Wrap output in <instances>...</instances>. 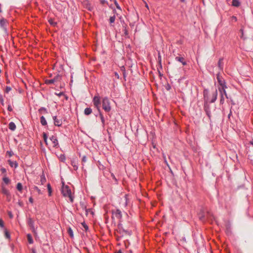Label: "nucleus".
I'll use <instances>...</instances> for the list:
<instances>
[{"label":"nucleus","mask_w":253,"mask_h":253,"mask_svg":"<svg viewBox=\"0 0 253 253\" xmlns=\"http://www.w3.org/2000/svg\"><path fill=\"white\" fill-rule=\"evenodd\" d=\"M62 187L61 192L65 197H68L71 203L74 201V197L72 195L71 190L68 185H65L64 182H62Z\"/></svg>","instance_id":"obj_1"},{"label":"nucleus","mask_w":253,"mask_h":253,"mask_svg":"<svg viewBox=\"0 0 253 253\" xmlns=\"http://www.w3.org/2000/svg\"><path fill=\"white\" fill-rule=\"evenodd\" d=\"M118 230L117 232L122 235V236L127 235L130 236L131 235V231L124 227L122 221H120L118 224Z\"/></svg>","instance_id":"obj_2"},{"label":"nucleus","mask_w":253,"mask_h":253,"mask_svg":"<svg viewBox=\"0 0 253 253\" xmlns=\"http://www.w3.org/2000/svg\"><path fill=\"white\" fill-rule=\"evenodd\" d=\"M102 108L106 112H110L111 109L110 102L107 97H105L102 99Z\"/></svg>","instance_id":"obj_3"},{"label":"nucleus","mask_w":253,"mask_h":253,"mask_svg":"<svg viewBox=\"0 0 253 253\" xmlns=\"http://www.w3.org/2000/svg\"><path fill=\"white\" fill-rule=\"evenodd\" d=\"M210 215V213L209 212H207L206 213L204 211V209H202L198 213V216L199 219L204 222L206 220L207 218L209 217Z\"/></svg>","instance_id":"obj_4"},{"label":"nucleus","mask_w":253,"mask_h":253,"mask_svg":"<svg viewBox=\"0 0 253 253\" xmlns=\"http://www.w3.org/2000/svg\"><path fill=\"white\" fill-rule=\"evenodd\" d=\"M210 101L204 102V111L208 117L209 119H211V106L210 104Z\"/></svg>","instance_id":"obj_5"},{"label":"nucleus","mask_w":253,"mask_h":253,"mask_svg":"<svg viewBox=\"0 0 253 253\" xmlns=\"http://www.w3.org/2000/svg\"><path fill=\"white\" fill-rule=\"evenodd\" d=\"M111 211L113 215L112 217V218L115 217L116 218L119 219V222H120V221H122V213L119 209L112 210Z\"/></svg>","instance_id":"obj_6"},{"label":"nucleus","mask_w":253,"mask_h":253,"mask_svg":"<svg viewBox=\"0 0 253 253\" xmlns=\"http://www.w3.org/2000/svg\"><path fill=\"white\" fill-rule=\"evenodd\" d=\"M93 103L94 106L97 109L98 111H100V98L98 95H95L93 98Z\"/></svg>","instance_id":"obj_7"},{"label":"nucleus","mask_w":253,"mask_h":253,"mask_svg":"<svg viewBox=\"0 0 253 253\" xmlns=\"http://www.w3.org/2000/svg\"><path fill=\"white\" fill-rule=\"evenodd\" d=\"M61 80V76L60 75H57L53 79L51 80H47L45 81L46 84H52L55 82L60 81Z\"/></svg>","instance_id":"obj_8"},{"label":"nucleus","mask_w":253,"mask_h":253,"mask_svg":"<svg viewBox=\"0 0 253 253\" xmlns=\"http://www.w3.org/2000/svg\"><path fill=\"white\" fill-rule=\"evenodd\" d=\"M218 83L220 85L219 87H226V83L225 82V80L222 78V77L220 76L219 74H217L216 77Z\"/></svg>","instance_id":"obj_9"},{"label":"nucleus","mask_w":253,"mask_h":253,"mask_svg":"<svg viewBox=\"0 0 253 253\" xmlns=\"http://www.w3.org/2000/svg\"><path fill=\"white\" fill-rule=\"evenodd\" d=\"M7 21L4 18H2L0 19V27L5 31H6V25Z\"/></svg>","instance_id":"obj_10"},{"label":"nucleus","mask_w":253,"mask_h":253,"mask_svg":"<svg viewBox=\"0 0 253 253\" xmlns=\"http://www.w3.org/2000/svg\"><path fill=\"white\" fill-rule=\"evenodd\" d=\"M53 119L54 120V124L58 126H60L62 125V119L58 118L57 116H53Z\"/></svg>","instance_id":"obj_11"},{"label":"nucleus","mask_w":253,"mask_h":253,"mask_svg":"<svg viewBox=\"0 0 253 253\" xmlns=\"http://www.w3.org/2000/svg\"><path fill=\"white\" fill-rule=\"evenodd\" d=\"M209 91L208 89H205L203 91V96L204 102L210 101V98L209 97Z\"/></svg>","instance_id":"obj_12"},{"label":"nucleus","mask_w":253,"mask_h":253,"mask_svg":"<svg viewBox=\"0 0 253 253\" xmlns=\"http://www.w3.org/2000/svg\"><path fill=\"white\" fill-rule=\"evenodd\" d=\"M1 192L3 194L6 196L8 200L9 201L11 198V195H10L9 191L7 189H6L5 187H2V190H1Z\"/></svg>","instance_id":"obj_13"},{"label":"nucleus","mask_w":253,"mask_h":253,"mask_svg":"<svg viewBox=\"0 0 253 253\" xmlns=\"http://www.w3.org/2000/svg\"><path fill=\"white\" fill-rule=\"evenodd\" d=\"M217 90L215 88V90L212 93L211 99V100H210V103L214 102L217 99Z\"/></svg>","instance_id":"obj_14"},{"label":"nucleus","mask_w":253,"mask_h":253,"mask_svg":"<svg viewBox=\"0 0 253 253\" xmlns=\"http://www.w3.org/2000/svg\"><path fill=\"white\" fill-rule=\"evenodd\" d=\"M50 140L52 141L53 147H56L58 145V140L55 136L52 135L51 136Z\"/></svg>","instance_id":"obj_15"},{"label":"nucleus","mask_w":253,"mask_h":253,"mask_svg":"<svg viewBox=\"0 0 253 253\" xmlns=\"http://www.w3.org/2000/svg\"><path fill=\"white\" fill-rule=\"evenodd\" d=\"M28 224L31 229V230H32V231L34 232L35 231V228L34 226V221L31 218H29L28 219Z\"/></svg>","instance_id":"obj_16"},{"label":"nucleus","mask_w":253,"mask_h":253,"mask_svg":"<svg viewBox=\"0 0 253 253\" xmlns=\"http://www.w3.org/2000/svg\"><path fill=\"white\" fill-rule=\"evenodd\" d=\"M227 88V86L226 87H218V90L220 92V95L222 94L223 96L225 95L226 98H228L227 94L226 93V92L225 91V88Z\"/></svg>","instance_id":"obj_17"},{"label":"nucleus","mask_w":253,"mask_h":253,"mask_svg":"<svg viewBox=\"0 0 253 253\" xmlns=\"http://www.w3.org/2000/svg\"><path fill=\"white\" fill-rule=\"evenodd\" d=\"M126 26H127L126 24L124 23V24H123V27L124 28L123 31H124V35H125V37L126 38H127L128 35V31L126 29Z\"/></svg>","instance_id":"obj_18"},{"label":"nucleus","mask_w":253,"mask_h":253,"mask_svg":"<svg viewBox=\"0 0 253 253\" xmlns=\"http://www.w3.org/2000/svg\"><path fill=\"white\" fill-rule=\"evenodd\" d=\"M8 127L9 129L14 131L15 130L16 126L15 124L13 122H11L9 124Z\"/></svg>","instance_id":"obj_19"},{"label":"nucleus","mask_w":253,"mask_h":253,"mask_svg":"<svg viewBox=\"0 0 253 253\" xmlns=\"http://www.w3.org/2000/svg\"><path fill=\"white\" fill-rule=\"evenodd\" d=\"M241 4L239 0H232V5L235 7H239Z\"/></svg>","instance_id":"obj_20"},{"label":"nucleus","mask_w":253,"mask_h":253,"mask_svg":"<svg viewBox=\"0 0 253 253\" xmlns=\"http://www.w3.org/2000/svg\"><path fill=\"white\" fill-rule=\"evenodd\" d=\"M8 163L11 167H13V166L16 168L18 167V163L15 161L12 162L10 160H8Z\"/></svg>","instance_id":"obj_21"},{"label":"nucleus","mask_w":253,"mask_h":253,"mask_svg":"<svg viewBox=\"0 0 253 253\" xmlns=\"http://www.w3.org/2000/svg\"><path fill=\"white\" fill-rule=\"evenodd\" d=\"M40 122H41V124L42 125V126H46L47 125V122H46V121L45 119V118L42 116L41 118H40Z\"/></svg>","instance_id":"obj_22"},{"label":"nucleus","mask_w":253,"mask_h":253,"mask_svg":"<svg viewBox=\"0 0 253 253\" xmlns=\"http://www.w3.org/2000/svg\"><path fill=\"white\" fill-rule=\"evenodd\" d=\"M27 240L29 244H32L33 243L34 241L32 235L30 234H28L27 235Z\"/></svg>","instance_id":"obj_23"},{"label":"nucleus","mask_w":253,"mask_h":253,"mask_svg":"<svg viewBox=\"0 0 253 253\" xmlns=\"http://www.w3.org/2000/svg\"><path fill=\"white\" fill-rule=\"evenodd\" d=\"M223 66V59L220 58L218 62V66L220 70H222Z\"/></svg>","instance_id":"obj_24"},{"label":"nucleus","mask_w":253,"mask_h":253,"mask_svg":"<svg viewBox=\"0 0 253 253\" xmlns=\"http://www.w3.org/2000/svg\"><path fill=\"white\" fill-rule=\"evenodd\" d=\"M92 113V109L90 108H86L84 109V113L85 115H89Z\"/></svg>","instance_id":"obj_25"},{"label":"nucleus","mask_w":253,"mask_h":253,"mask_svg":"<svg viewBox=\"0 0 253 253\" xmlns=\"http://www.w3.org/2000/svg\"><path fill=\"white\" fill-rule=\"evenodd\" d=\"M99 116H100V118L102 124V126H105V119H104V118L102 114L101 113L100 110L99 111Z\"/></svg>","instance_id":"obj_26"},{"label":"nucleus","mask_w":253,"mask_h":253,"mask_svg":"<svg viewBox=\"0 0 253 253\" xmlns=\"http://www.w3.org/2000/svg\"><path fill=\"white\" fill-rule=\"evenodd\" d=\"M71 165L73 166V167L74 168V170H76L78 169V167L77 166V163H76V162L75 161H74V160L72 161Z\"/></svg>","instance_id":"obj_27"},{"label":"nucleus","mask_w":253,"mask_h":253,"mask_svg":"<svg viewBox=\"0 0 253 253\" xmlns=\"http://www.w3.org/2000/svg\"><path fill=\"white\" fill-rule=\"evenodd\" d=\"M38 111H39V112L40 113H47V110L44 107H41V108H40L39 109Z\"/></svg>","instance_id":"obj_28"},{"label":"nucleus","mask_w":253,"mask_h":253,"mask_svg":"<svg viewBox=\"0 0 253 253\" xmlns=\"http://www.w3.org/2000/svg\"><path fill=\"white\" fill-rule=\"evenodd\" d=\"M16 188L19 191H22L23 189V186L21 183H18L17 184Z\"/></svg>","instance_id":"obj_29"},{"label":"nucleus","mask_w":253,"mask_h":253,"mask_svg":"<svg viewBox=\"0 0 253 253\" xmlns=\"http://www.w3.org/2000/svg\"><path fill=\"white\" fill-rule=\"evenodd\" d=\"M68 233L71 238H73L74 237L73 231L70 227L68 229Z\"/></svg>","instance_id":"obj_30"},{"label":"nucleus","mask_w":253,"mask_h":253,"mask_svg":"<svg viewBox=\"0 0 253 253\" xmlns=\"http://www.w3.org/2000/svg\"><path fill=\"white\" fill-rule=\"evenodd\" d=\"M4 176H6V174ZM2 180L6 184H8L10 182V179L7 177L4 176Z\"/></svg>","instance_id":"obj_31"},{"label":"nucleus","mask_w":253,"mask_h":253,"mask_svg":"<svg viewBox=\"0 0 253 253\" xmlns=\"http://www.w3.org/2000/svg\"><path fill=\"white\" fill-rule=\"evenodd\" d=\"M48 22H49V24H50L51 25L53 26H56V25H57V23H56V22H54V21H53V20L52 19H51V18H50V19L48 20Z\"/></svg>","instance_id":"obj_32"},{"label":"nucleus","mask_w":253,"mask_h":253,"mask_svg":"<svg viewBox=\"0 0 253 253\" xmlns=\"http://www.w3.org/2000/svg\"><path fill=\"white\" fill-rule=\"evenodd\" d=\"M47 189H48V195L49 196H51V193H52V189H51V187L49 183H48L47 185Z\"/></svg>","instance_id":"obj_33"},{"label":"nucleus","mask_w":253,"mask_h":253,"mask_svg":"<svg viewBox=\"0 0 253 253\" xmlns=\"http://www.w3.org/2000/svg\"><path fill=\"white\" fill-rule=\"evenodd\" d=\"M116 17L115 15H113V16H111L109 18V22L110 23H113L115 22Z\"/></svg>","instance_id":"obj_34"},{"label":"nucleus","mask_w":253,"mask_h":253,"mask_svg":"<svg viewBox=\"0 0 253 253\" xmlns=\"http://www.w3.org/2000/svg\"><path fill=\"white\" fill-rule=\"evenodd\" d=\"M5 237L7 239H10V235L9 233L5 229L4 231Z\"/></svg>","instance_id":"obj_35"},{"label":"nucleus","mask_w":253,"mask_h":253,"mask_svg":"<svg viewBox=\"0 0 253 253\" xmlns=\"http://www.w3.org/2000/svg\"><path fill=\"white\" fill-rule=\"evenodd\" d=\"M158 61H159V65H160V67L162 68V63H161L162 58H161V56L160 53H159V54H158Z\"/></svg>","instance_id":"obj_36"},{"label":"nucleus","mask_w":253,"mask_h":253,"mask_svg":"<svg viewBox=\"0 0 253 253\" xmlns=\"http://www.w3.org/2000/svg\"><path fill=\"white\" fill-rule=\"evenodd\" d=\"M175 60L177 61H179V62H181L182 61H183V60L184 59V58L182 57H179V56H177L175 58Z\"/></svg>","instance_id":"obj_37"},{"label":"nucleus","mask_w":253,"mask_h":253,"mask_svg":"<svg viewBox=\"0 0 253 253\" xmlns=\"http://www.w3.org/2000/svg\"><path fill=\"white\" fill-rule=\"evenodd\" d=\"M43 138L44 139V141L47 144V135L45 132L43 133Z\"/></svg>","instance_id":"obj_38"},{"label":"nucleus","mask_w":253,"mask_h":253,"mask_svg":"<svg viewBox=\"0 0 253 253\" xmlns=\"http://www.w3.org/2000/svg\"><path fill=\"white\" fill-rule=\"evenodd\" d=\"M224 102V96L222 95V94L220 95V103L221 104H223Z\"/></svg>","instance_id":"obj_39"},{"label":"nucleus","mask_w":253,"mask_h":253,"mask_svg":"<svg viewBox=\"0 0 253 253\" xmlns=\"http://www.w3.org/2000/svg\"><path fill=\"white\" fill-rule=\"evenodd\" d=\"M11 90V88L10 86H6L5 89V92L7 93Z\"/></svg>","instance_id":"obj_40"},{"label":"nucleus","mask_w":253,"mask_h":253,"mask_svg":"<svg viewBox=\"0 0 253 253\" xmlns=\"http://www.w3.org/2000/svg\"><path fill=\"white\" fill-rule=\"evenodd\" d=\"M82 225L86 231L88 229V226L84 222L82 223Z\"/></svg>","instance_id":"obj_41"},{"label":"nucleus","mask_w":253,"mask_h":253,"mask_svg":"<svg viewBox=\"0 0 253 253\" xmlns=\"http://www.w3.org/2000/svg\"><path fill=\"white\" fill-rule=\"evenodd\" d=\"M6 154L8 155V156L9 157H11L12 156H13L14 155L13 152L11 151H7L6 152Z\"/></svg>","instance_id":"obj_42"},{"label":"nucleus","mask_w":253,"mask_h":253,"mask_svg":"<svg viewBox=\"0 0 253 253\" xmlns=\"http://www.w3.org/2000/svg\"><path fill=\"white\" fill-rule=\"evenodd\" d=\"M123 75V77H124L125 80L126 81V72L125 68H124Z\"/></svg>","instance_id":"obj_43"},{"label":"nucleus","mask_w":253,"mask_h":253,"mask_svg":"<svg viewBox=\"0 0 253 253\" xmlns=\"http://www.w3.org/2000/svg\"><path fill=\"white\" fill-rule=\"evenodd\" d=\"M82 161L83 163V165L84 166V163L86 162V157L85 156H83V157L82 158Z\"/></svg>","instance_id":"obj_44"},{"label":"nucleus","mask_w":253,"mask_h":253,"mask_svg":"<svg viewBox=\"0 0 253 253\" xmlns=\"http://www.w3.org/2000/svg\"><path fill=\"white\" fill-rule=\"evenodd\" d=\"M0 227H4V222L2 220V219H0Z\"/></svg>","instance_id":"obj_45"},{"label":"nucleus","mask_w":253,"mask_h":253,"mask_svg":"<svg viewBox=\"0 0 253 253\" xmlns=\"http://www.w3.org/2000/svg\"><path fill=\"white\" fill-rule=\"evenodd\" d=\"M0 171L2 173H5L6 172V170L5 168H2L0 169Z\"/></svg>","instance_id":"obj_46"},{"label":"nucleus","mask_w":253,"mask_h":253,"mask_svg":"<svg viewBox=\"0 0 253 253\" xmlns=\"http://www.w3.org/2000/svg\"><path fill=\"white\" fill-rule=\"evenodd\" d=\"M115 4L118 9H120V10L121 9L120 6H119V4L118 3V2H117L116 0L115 1Z\"/></svg>","instance_id":"obj_47"},{"label":"nucleus","mask_w":253,"mask_h":253,"mask_svg":"<svg viewBox=\"0 0 253 253\" xmlns=\"http://www.w3.org/2000/svg\"><path fill=\"white\" fill-rule=\"evenodd\" d=\"M0 102L2 105H3V106L4 105V100H3L2 96V97L0 96Z\"/></svg>","instance_id":"obj_48"},{"label":"nucleus","mask_w":253,"mask_h":253,"mask_svg":"<svg viewBox=\"0 0 253 253\" xmlns=\"http://www.w3.org/2000/svg\"><path fill=\"white\" fill-rule=\"evenodd\" d=\"M171 88V87H170V85H169V84H168L166 85V89L167 90H170V89Z\"/></svg>","instance_id":"obj_49"},{"label":"nucleus","mask_w":253,"mask_h":253,"mask_svg":"<svg viewBox=\"0 0 253 253\" xmlns=\"http://www.w3.org/2000/svg\"><path fill=\"white\" fill-rule=\"evenodd\" d=\"M34 189H35V190H36L38 191V192L39 193V194H41V193H41V190H40V189H39V188H38V187L35 186V187H34Z\"/></svg>","instance_id":"obj_50"},{"label":"nucleus","mask_w":253,"mask_h":253,"mask_svg":"<svg viewBox=\"0 0 253 253\" xmlns=\"http://www.w3.org/2000/svg\"><path fill=\"white\" fill-rule=\"evenodd\" d=\"M7 110L9 112H11L12 111V108L11 105H9L7 107Z\"/></svg>","instance_id":"obj_51"},{"label":"nucleus","mask_w":253,"mask_h":253,"mask_svg":"<svg viewBox=\"0 0 253 253\" xmlns=\"http://www.w3.org/2000/svg\"><path fill=\"white\" fill-rule=\"evenodd\" d=\"M231 18L232 20L234 21H236L237 20V17L235 16H232Z\"/></svg>","instance_id":"obj_52"},{"label":"nucleus","mask_w":253,"mask_h":253,"mask_svg":"<svg viewBox=\"0 0 253 253\" xmlns=\"http://www.w3.org/2000/svg\"><path fill=\"white\" fill-rule=\"evenodd\" d=\"M240 31L242 34L241 38L243 39L244 38V37H244L243 29H240Z\"/></svg>","instance_id":"obj_53"},{"label":"nucleus","mask_w":253,"mask_h":253,"mask_svg":"<svg viewBox=\"0 0 253 253\" xmlns=\"http://www.w3.org/2000/svg\"><path fill=\"white\" fill-rule=\"evenodd\" d=\"M56 94L57 95H58V96H62V95H64V92H60V93H56Z\"/></svg>","instance_id":"obj_54"},{"label":"nucleus","mask_w":253,"mask_h":253,"mask_svg":"<svg viewBox=\"0 0 253 253\" xmlns=\"http://www.w3.org/2000/svg\"><path fill=\"white\" fill-rule=\"evenodd\" d=\"M181 63H182V64L183 65H184H184H186L187 64V63H186V62L185 61V60H184H184H183V61H182Z\"/></svg>","instance_id":"obj_55"},{"label":"nucleus","mask_w":253,"mask_h":253,"mask_svg":"<svg viewBox=\"0 0 253 253\" xmlns=\"http://www.w3.org/2000/svg\"><path fill=\"white\" fill-rule=\"evenodd\" d=\"M29 201L31 203H33V199L32 198V197H30L29 199Z\"/></svg>","instance_id":"obj_56"},{"label":"nucleus","mask_w":253,"mask_h":253,"mask_svg":"<svg viewBox=\"0 0 253 253\" xmlns=\"http://www.w3.org/2000/svg\"><path fill=\"white\" fill-rule=\"evenodd\" d=\"M8 215H9V216L10 218H12L13 217V215H12L11 212L9 211L8 212Z\"/></svg>","instance_id":"obj_57"},{"label":"nucleus","mask_w":253,"mask_h":253,"mask_svg":"<svg viewBox=\"0 0 253 253\" xmlns=\"http://www.w3.org/2000/svg\"><path fill=\"white\" fill-rule=\"evenodd\" d=\"M32 253H36V251L35 248H32L31 249Z\"/></svg>","instance_id":"obj_58"},{"label":"nucleus","mask_w":253,"mask_h":253,"mask_svg":"<svg viewBox=\"0 0 253 253\" xmlns=\"http://www.w3.org/2000/svg\"><path fill=\"white\" fill-rule=\"evenodd\" d=\"M115 75L116 78H117L118 79H119V75L117 72H115Z\"/></svg>","instance_id":"obj_59"},{"label":"nucleus","mask_w":253,"mask_h":253,"mask_svg":"<svg viewBox=\"0 0 253 253\" xmlns=\"http://www.w3.org/2000/svg\"><path fill=\"white\" fill-rule=\"evenodd\" d=\"M45 181V179L44 178H41V182L42 183H43Z\"/></svg>","instance_id":"obj_60"},{"label":"nucleus","mask_w":253,"mask_h":253,"mask_svg":"<svg viewBox=\"0 0 253 253\" xmlns=\"http://www.w3.org/2000/svg\"><path fill=\"white\" fill-rule=\"evenodd\" d=\"M164 159H165V163H166V165H167L169 167V164H168V162H167V160H166V158H165V157H164Z\"/></svg>","instance_id":"obj_61"},{"label":"nucleus","mask_w":253,"mask_h":253,"mask_svg":"<svg viewBox=\"0 0 253 253\" xmlns=\"http://www.w3.org/2000/svg\"><path fill=\"white\" fill-rule=\"evenodd\" d=\"M231 115H232V112H231V111L230 110V113H229V114H228V118H229V119L230 118V116H231Z\"/></svg>","instance_id":"obj_62"},{"label":"nucleus","mask_w":253,"mask_h":253,"mask_svg":"<svg viewBox=\"0 0 253 253\" xmlns=\"http://www.w3.org/2000/svg\"><path fill=\"white\" fill-rule=\"evenodd\" d=\"M116 253H123L121 250L118 251Z\"/></svg>","instance_id":"obj_63"},{"label":"nucleus","mask_w":253,"mask_h":253,"mask_svg":"<svg viewBox=\"0 0 253 253\" xmlns=\"http://www.w3.org/2000/svg\"><path fill=\"white\" fill-rule=\"evenodd\" d=\"M250 143L253 146V139L250 141Z\"/></svg>","instance_id":"obj_64"}]
</instances>
